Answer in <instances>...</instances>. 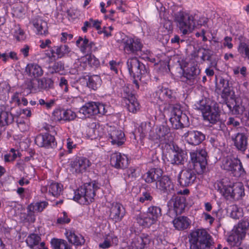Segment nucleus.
<instances>
[{
  "instance_id": "obj_1",
  "label": "nucleus",
  "mask_w": 249,
  "mask_h": 249,
  "mask_svg": "<svg viewBox=\"0 0 249 249\" xmlns=\"http://www.w3.org/2000/svg\"><path fill=\"white\" fill-rule=\"evenodd\" d=\"M216 91L217 93L221 92V97L223 100V106L228 108L229 114L238 115L240 113L241 106L237 104L235 92L230 87L228 80L220 78L219 83L216 86Z\"/></svg>"
},
{
  "instance_id": "obj_2",
  "label": "nucleus",
  "mask_w": 249,
  "mask_h": 249,
  "mask_svg": "<svg viewBox=\"0 0 249 249\" xmlns=\"http://www.w3.org/2000/svg\"><path fill=\"white\" fill-rule=\"evenodd\" d=\"M190 249H213L214 244L212 236L205 229H197L188 235Z\"/></svg>"
},
{
  "instance_id": "obj_3",
  "label": "nucleus",
  "mask_w": 249,
  "mask_h": 249,
  "mask_svg": "<svg viewBox=\"0 0 249 249\" xmlns=\"http://www.w3.org/2000/svg\"><path fill=\"white\" fill-rule=\"evenodd\" d=\"M99 189V183L95 180L85 183L74 191L73 199L80 204L89 205L94 201Z\"/></svg>"
},
{
  "instance_id": "obj_4",
  "label": "nucleus",
  "mask_w": 249,
  "mask_h": 249,
  "mask_svg": "<svg viewBox=\"0 0 249 249\" xmlns=\"http://www.w3.org/2000/svg\"><path fill=\"white\" fill-rule=\"evenodd\" d=\"M249 229V220L244 217L237 225L234 226L227 237V241L232 246L240 245Z\"/></svg>"
},
{
  "instance_id": "obj_5",
  "label": "nucleus",
  "mask_w": 249,
  "mask_h": 249,
  "mask_svg": "<svg viewBox=\"0 0 249 249\" xmlns=\"http://www.w3.org/2000/svg\"><path fill=\"white\" fill-rule=\"evenodd\" d=\"M126 64L129 73L134 79L133 83L135 88L138 89V80H141L142 78L147 73L148 69L136 57L129 58Z\"/></svg>"
},
{
  "instance_id": "obj_6",
  "label": "nucleus",
  "mask_w": 249,
  "mask_h": 249,
  "mask_svg": "<svg viewBox=\"0 0 249 249\" xmlns=\"http://www.w3.org/2000/svg\"><path fill=\"white\" fill-rule=\"evenodd\" d=\"M152 102L159 105H172L176 102L175 94L168 88L162 86L157 87L156 91L153 94Z\"/></svg>"
},
{
  "instance_id": "obj_7",
  "label": "nucleus",
  "mask_w": 249,
  "mask_h": 249,
  "mask_svg": "<svg viewBox=\"0 0 249 249\" xmlns=\"http://www.w3.org/2000/svg\"><path fill=\"white\" fill-rule=\"evenodd\" d=\"M196 108L201 111L204 120L213 124H216L219 119V108L214 105L211 106L206 100H200L196 104Z\"/></svg>"
},
{
  "instance_id": "obj_8",
  "label": "nucleus",
  "mask_w": 249,
  "mask_h": 249,
  "mask_svg": "<svg viewBox=\"0 0 249 249\" xmlns=\"http://www.w3.org/2000/svg\"><path fill=\"white\" fill-rule=\"evenodd\" d=\"M161 216V210L160 207L151 206L146 213H140L136 220L140 225L144 227H149L154 224Z\"/></svg>"
},
{
  "instance_id": "obj_9",
  "label": "nucleus",
  "mask_w": 249,
  "mask_h": 249,
  "mask_svg": "<svg viewBox=\"0 0 249 249\" xmlns=\"http://www.w3.org/2000/svg\"><path fill=\"white\" fill-rule=\"evenodd\" d=\"M175 20L183 35L191 33L195 27L194 17L183 11L175 14Z\"/></svg>"
},
{
  "instance_id": "obj_10",
  "label": "nucleus",
  "mask_w": 249,
  "mask_h": 249,
  "mask_svg": "<svg viewBox=\"0 0 249 249\" xmlns=\"http://www.w3.org/2000/svg\"><path fill=\"white\" fill-rule=\"evenodd\" d=\"M121 94L122 102L125 105L129 112L136 113L140 110V104L132 90L131 85L124 86Z\"/></svg>"
},
{
  "instance_id": "obj_11",
  "label": "nucleus",
  "mask_w": 249,
  "mask_h": 249,
  "mask_svg": "<svg viewBox=\"0 0 249 249\" xmlns=\"http://www.w3.org/2000/svg\"><path fill=\"white\" fill-rule=\"evenodd\" d=\"M221 167L225 170L231 172L235 177H243L246 174L241 160L231 156H228L222 159Z\"/></svg>"
},
{
  "instance_id": "obj_12",
  "label": "nucleus",
  "mask_w": 249,
  "mask_h": 249,
  "mask_svg": "<svg viewBox=\"0 0 249 249\" xmlns=\"http://www.w3.org/2000/svg\"><path fill=\"white\" fill-rule=\"evenodd\" d=\"M108 107L99 102H89L83 106L79 110V112L82 113L87 117H90L99 114L105 115L107 113V108Z\"/></svg>"
},
{
  "instance_id": "obj_13",
  "label": "nucleus",
  "mask_w": 249,
  "mask_h": 249,
  "mask_svg": "<svg viewBox=\"0 0 249 249\" xmlns=\"http://www.w3.org/2000/svg\"><path fill=\"white\" fill-rule=\"evenodd\" d=\"M124 53L127 54H137L142 51L143 44L140 38L136 36H125L121 42Z\"/></svg>"
},
{
  "instance_id": "obj_14",
  "label": "nucleus",
  "mask_w": 249,
  "mask_h": 249,
  "mask_svg": "<svg viewBox=\"0 0 249 249\" xmlns=\"http://www.w3.org/2000/svg\"><path fill=\"white\" fill-rule=\"evenodd\" d=\"M190 158L194 170L198 174H203L207 164V153L205 149H200L190 152Z\"/></svg>"
},
{
  "instance_id": "obj_15",
  "label": "nucleus",
  "mask_w": 249,
  "mask_h": 249,
  "mask_svg": "<svg viewBox=\"0 0 249 249\" xmlns=\"http://www.w3.org/2000/svg\"><path fill=\"white\" fill-rule=\"evenodd\" d=\"M70 52L71 49L67 45L61 44L52 46L50 49L45 50V55L49 60L54 61L68 56Z\"/></svg>"
},
{
  "instance_id": "obj_16",
  "label": "nucleus",
  "mask_w": 249,
  "mask_h": 249,
  "mask_svg": "<svg viewBox=\"0 0 249 249\" xmlns=\"http://www.w3.org/2000/svg\"><path fill=\"white\" fill-rule=\"evenodd\" d=\"M170 122L172 127L176 129L182 128L189 125V118L183 113L182 110L178 108L174 107L171 112Z\"/></svg>"
},
{
  "instance_id": "obj_17",
  "label": "nucleus",
  "mask_w": 249,
  "mask_h": 249,
  "mask_svg": "<svg viewBox=\"0 0 249 249\" xmlns=\"http://www.w3.org/2000/svg\"><path fill=\"white\" fill-rule=\"evenodd\" d=\"M35 143L39 147L49 149L56 147L57 142L54 136L48 132L41 133L35 138Z\"/></svg>"
},
{
  "instance_id": "obj_18",
  "label": "nucleus",
  "mask_w": 249,
  "mask_h": 249,
  "mask_svg": "<svg viewBox=\"0 0 249 249\" xmlns=\"http://www.w3.org/2000/svg\"><path fill=\"white\" fill-rule=\"evenodd\" d=\"M170 132V129L168 126L160 125L156 127L155 132H150L149 139L158 145L167 143Z\"/></svg>"
},
{
  "instance_id": "obj_19",
  "label": "nucleus",
  "mask_w": 249,
  "mask_h": 249,
  "mask_svg": "<svg viewBox=\"0 0 249 249\" xmlns=\"http://www.w3.org/2000/svg\"><path fill=\"white\" fill-rule=\"evenodd\" d=\"M196 171L191 169L182 170L178 174V181L182 187H188L192 185L196 178Z\"/></svg>"
},
{
  "instance_id": "obj_20",
  "label": "nucleus",
  "mask_w": 249,
  "mask_h": 249,
  "mask_svg": "<svg viewBox=\"0 0 249 249\" xmlns=\"http://www.w3.org/2000/svg\"><path fill=\"white\" fill-rule=\"evenodd\" d=\"M107 137L112 145H117V146L123 145L125 140L123 131L115 127H109L107 130Z\"/></svg>"
},
{
  "instance_id": "obj_21",
  "label": "nucleus",
  "mask_w": 249,
  "mask_h": 249,
  "mask_svg": "<svg viewBox=\"0 0 249 249\" xmlns=\"http://www.w3.org/2000/svg\"><path fill=\"white\" fill-rule=\"evenodd\" d=\"M168 207L173 208L176 215L181 214L186 206V199L184 196H173L167 204Z\"/></svg>"
},
{
  "instance_id": "obj_22",
  "label": "nucleus",
  "mask_w": 249,
  "mask_h": 249,
  "mask_svg": "<svg viewBox=\"0 0 249 249\" xmlns=\"http://www.w3.org/2000/svg\"><path fill=\"white\" fill-rule=\"evenodd\" d=\"M125 213V209L121 203L114 202L111 204L109 218L114 223H117L122 220Z\"/></svg>"
},
{
  "instance_id": "obj_23",
  "label": "nucleus",
  "mask_w": 249,
  "mask_h": 249,
  "mask_svg": "<svg viewBox=\"0 0 249 249\" xmlns=\"http://www.w3.org/2000/svg\"><path fill=\"white\" fill-rule=\"evenodd\" d=\"M156 188L161 194L170 195L174 192V184L167 176H161L156 181Z\"/></svg>"
},
{
  "instance_id": "obj_24",
  "label": "nucleus",
  "mask_w": 249,
  "mask_h": 249,
  "mask_svg": "<svg viewBox=\"0 0 249 249\" xmlns=\"http://www.w3.org/2000/svg\"><path fill=\"white\" fill-rule=\"evenodd\" d=\"M110 165L117 169H123L128 165V159L126 155L119 152H114L110 156Z\"/></svg>"
},
{
  "instance_id": "obj_25",
  "label": "nucleus",
  "mask_w": 249,
  "mask_h": 249,
  "mask_svg": "<svg viewBox=\"0 0 249 249\" xmlns=\"http://www.w3.org/2000/svg\"><path fill=\"white\" fill-rule=\"evenodd\" d=\"M186 141L192 145H197L205 139V135L201 131L191 130L184 134Z\"/></svg>"
},
{
  "instance_id": "obj_26",
  "label": "nucleus",
  "mask_w": 249,
  "mask_h": 249,
  "mask_svg": "<svg viewBox=\"0 0 249 249\" xmlns=\"http://www.w3.org/2000/svg\"><path fill=\"white\" fill-rule=\"evenodd\" d=\"M31 23L36 28V35L46 36L49 34L47 23L43 20L41 17L34 16L31 20Z\"/></svg>"
},
{
  "instance_id": "obj_27",
  "label": "nucleus",
  "mask_w": 249,
  "mask_h": 249,
  "mask_svg": "<svg viewBox=\"0 0 249 249\" xmlns=\"http://www.w3.org/2000/svg\"><path fill=\"white\" fill-rule=\"evenodd\" d=\"M71 164V167L76 173H83L87 170L91 163L88 158L78 157L72 161Z\"/></svg>"
},
{
  "instance_id": "obj_28",
  "label": "nucleus",
  "mask_w": 249,
  "mask_h": 249,
  "mask_svg": "<svg viewBox=\"0 0 249 249\" xmlns=\"http://www.w3.org/2000/svg\"><path fill=\"white\" fill-rule=\"evenodd\" d=\"M231 139L238 151L242 152L246 151L248 144V136L247 134L238 132L232 136Z\"/></svg>"
},
{
  "instance_id": "obj_29",
  "label": "nucleus",
  "mask_w": 249,
  "mask_h": 249,
  "mask_svg": "<svg viewBox=\"0 0 249 249\" xmlns=\"http://www.w3.org/2000/svg\"><path fill=\"white\" fill-rule=\"evenodd\" d=\"M65 235L69 243L75 246H81L85 242L84 237L73 229H66Z\"/></svg>"
},
{
  "instance_id": "obj_30",
  "label": "nucleus",
  "mask_w": 249,
  "mask_h": 249,
  "mask_svg": "<svg viewBox=\"0 0 249 249\" xmlns=\"http://www.w3.org/2000/svg\"><path fill=\"white\" fill-rule=\"evenodd\" d=\"M104 241L99 243V247L102 249H107L113 245H118L119 239L114 232L110 231L108 233H105L103 235Z\"/></svg>"
},
{
  "instance_id": "obj_31",
  "label": "nucleus",
  "mask_w": 249,
  "mask_h": 249,
  "mask_svg": "<svg viewBox=\"0 0 249 249\" xmlns=\"http://www.w3.org/2000/svg\"><path fill=\"white\" fill-rule=\"evenodd\" d=\"M151 241L150 236L147 234L142 233L136 236L131 244L132 249H143Z\"/></svg>"
},
{
  "instance_id": "obj_32",
  "label": "nucleus",
  "mask_w": 249,
  "mask_h": 249,
  "mask_svg": "<svg viewBox=\"0 0 249 249\" xmlns=\"http://www.w3.org/2000/svg\"><path fill=\"white\" fill-rule=\"evenodd\" d=\"M27 75L32 80L39 78L44 73L42 67L36 63H29L25 68Z\"/></svg>"
},
{
  "instance_id": "obj_33",
  "label": "nucleus",
  "mask_w": 249,
  "mask_h": 249,
  "mask_svg": "<svg viewBox=\"0 0 249 249\" xmlns=\"http://www.w3.org/2000/svg\"><path fill=\"white\" fill-rule=\"evenodd\" d=\"M76 45L79 48L80 51L84 54L91 53L92 48L95 46V43L89 40L86 36L83 38L79 36L76 41Z\"/></svg>"
},
{
  "instance_id": "obj_34",
  "label": "nucleus",
  "mask_w": 249,
  "mask_h": 249,
  "mask_svg": "<svg viewBox=\"0 0 249 249\" xmlns=\"http://www.w3.org/2000/svg\"><path fill=\"white\" fill-rule=\"evenodd\" d=\"M14 116L9 111L6 110L4 105L0 106V127L8 125L14 121Z\"/></svg>"
},
{
  "instance_id": "obj_35",
  "label": "nucleus",
  "mask_w": 249,
  "mask_h": 249,
  "mask_svg": "<svg viewBox=\"0 0 249 249\" xmlns=\"http://www.w3.org/2000/svg\"><path fill=\"white\" fill-rule=\"evenodd\" d=\"M161 170L159 168H152L148 170L142 176L143 179L147 183L157 181L161 176Z\"/></svg>"
},
{
  "instance_id": "obj_36",
  "label": "nucleus",
  "mask_w": 249,
  "mask_h": 249,
  "mask_svg": "<svg viewBox=\"0 0 249 249\" xmlns=\"http://www.w3.org/2000/svg\"><path fill=\"white\" fill-rule=\"evenodd\" d=\"M173 223L176 229L182 231L189 227L191 221L187 216H180L175 218L173 221Z\"/></svg>"
},
{
  "instance_id": "obj_37",
  "label": "nucleus",
  "mask_w": 249,
  "mask_h": 249,
  "mask_svg": "<svg viewBox=\"0 0 249 249\" xmlns=\"http://www.w3.org/2000/svg\"><path fill=\"white\" fill-rule=\"evenodd\" d=\"M233 182L228 181L227 179H223L222 181V188L221 192L226 199H232Z\"/></svg>"
},
{
  "instance_id": "obj_38",
  "label": "nucleus",
  "mask_w": 249,
  "mask_h": 249,
  "mask_svg": "<svg viewBox=\"0 0 249 249\" xmlns=\"http://www.w3.org/2000/svg\"><path fill=\"white\" fill-rule=\"evenodd\" d=\"M36 80L37 82V87L39 91L48 90L53 88L54 82L51 78L43 77Z\"/></svg>"
},
{
  "instance_id": "obj_39",
  "label": "nucleus",
  "mask_w": 249,
  "mask_h": 249,
  "mask_svg": "<svg viewBox=\"0 0 249 249\" xmlns=\"http://www.w3.org/2000/svg\"><path fill=\"white\" fill-rule=\"evenodd\" d=\"M102 21L99 19H93L90 18L88 20L84 21L83 26L81 28L83 33H86L88 32V29L91 28H94L96 30H100L101 29Z\"/></svg>"
},
{
  "instance_id": "obj_40",
  "label": "nucleus",
  "mask_w": 249,
  "mask_h": 249,
  "mask_svg": "<svg viewBox=\"0 0 249 249\" xmlns=\"http://www.w3.org/2000/svg\"><path fill=\"white\" fill-rule=\"evenodd\" d=\"M41 237L37 234L32 233L27 237L25 242L30 249H35L38 247L41 241Z\"/></svg>"
},
{
  "instance_id": "obj_41",
  "label": "nucleus",
  "mask_w": 249,
  "mask_h": 249,
  "mask_svg": "<svg viewBox=\"0 0 249 249\" xmlns=\"http://www.w3.org/2000/svg\"><path fill=\"white\" fill-rule=\"evenodd\" d=\"M50 244L53 249H72L71 246L63 239L53 238L51 240Z\"/></svg>"
},
{
  "instance_id": "obj_42",
  "label": "nucleus",
  "mask_w": 249,
  "mask_h": 249,
  "mask_svg": "<svg viewBox=\"0 0 249 249\" xmlns=\"http://www.w3.org/2000/svg\"><path fill=\"white\" fill-rule=\"evenodd\" d=\"M63 186L62 184L53 181L48 186V190L49 193L52 196L58 197L62 193Z\"/></svg>"
},
{
  "instance_id": "obj_43",
  "label": "nucleus",
  "mask_w": 249,
  "mask_h": 249,
  "mask_svg": "<svg viewBox=\"0 0 249 249\" xmlns=\"http://www.w3.org/2000/svg\"><path fill=\"white\" fill-rule=\"evenodd\" d=\"M232 199L238 200L245 195L244 187L241 182H233Z\"/></svg>"
},
{
  "instance_id": "obj_44",
  "label": "nucleus",
  "mask_w": 249,
  "mask_h": 249,
  "mask_svg": "<svg viewBox=\"0 0 249 249\" xmlns=\"http://www.w3.org/2000/svg\"><path fill=\"white\" fill-rule=\"evenodd\" d=\"M200 72V69L197 64L194 63L184 72V76L188 80L194 79Z\"/></svg>"
},
{
  "instance_id": "obj_45",
  "label": "nucleus",
  "mask_w": 249,
  "mask_h": 249,
  "mask_svg": "<svg viewBox=\"0 0 249 249\" xmlns=\"http://www.w3.org/2000/svg\"><path fill=\"white\" fill-rule=\"evenodd\" d=\"M102 84V79L98 75H93L89 77L87 81V87L91 89L96 90Z\"/></svg>"
},
{
  "instance_id": "obj_46",
  "label": "nucleus",
  "mask_w": 249,
  "mask_h": 249,
  "mask_svg": "<svg viewBox=\"0 0 249 249\" xmlns=\"http://www.w3.org/2000/svg\"><path fill=\"white\" fill-rule=\"evenodd\" d=\"M187 159L186 153L182 150H180L174 155L171 160V163L177 165H183Z\"/></svg>"
},
{
  "instance_id": "obj_47",
  "label": "nucleus",
  "mask_w": 249,
  "mask_h": 249,
  "mask_svg": "<svg viewBox=\"0 0 249 249\" xmlns=\"http://www.w3.org/2000/svg\"><path fill=\"white\" fill-rule=\"evenodd\" d=\"M13 34L14 38L18 42L23 41L26 38V35L25 32L23 29H21L19 24L15 26Z\"/></svg>"
},
{
  "instance_id": "obj_48",
  "label": "nucleus",
  "mask_w": 249,
  "mask_h": 249,
  "mask_svg": "<svg viewBox=\"0 0 249 249\" xmlns=\"http://www.w3.org/2000/svg\"><path fill=\"white\" fill-rule=\"evenodd\" d=\"M48 205V202L42 201L31 203L29 206H30V211L32 208L36 213H41L47 207Z\"/></svg>"
},
{
  "instance_id": "obj_49",
  "label": "nucleus",
  "mask_w": 249,
  "mask_h": 249,
  "mask_svg": "<svg viewBox=\"0 0 249 249\" xmlns=\"http://www.w3.org/2000/svg\"><path fill=\"white\" fill-rule=\"evenodd\" d=\"M196 53H195V57L198 56L199 54H201L199 61V62L201 63H203L206 60L209 61L211 59V55L209 50L205 49H199L197 51V54Z\"/></svg>"
},
{
  "instance_id": "obj_50",
  "label": "nucleus",
  "mask_w": 249,
  "mask_h": 249,
  "mask_svg": "<svg viewBox=\"0 0 249 249\" xmlns=\"http://www.w3.org/2000/svg\"><path fill=\"white\" fill-rule=\"evenodd\" d=\"M231 207L230 216L232 218L239 219L243 216V212L241 208L238 207L237 205H233Z\"/></svg>"
},
{
  "instance_id": "obj_51",
  "label": "nucleus",
  "mask_w": 249,
  "mask_h": 249,
  "mask_svg": "<svg viewBox=\"0 0 249 249\" xmlns=\"http://www.w3.org/2000/svg\"><path fill=\"white\" fill-rule=\"evenodd\" d=\"M20 153L15 149L11 148L9 152L4 156V160L6 162H11L14 161L18 156H20Z\"/></svg>"
},
{
  "instance_id": "obj_52",
  "label": "nucleus",
  "mask_w": 249,
  "mask_h": 249,
  "mask_svg": "<svg viewBox=\"0 0 249 249\" xmlns=\"http://www.w3.org/2000/svg\"><path fill=\"white\" fill-rule=\"evenodd\" d=\"M71 221V218L69 216L68 213L63 211L59 214L56 220V224L58 225H65L69 224Z\"/></svg>"
},
{
  "instance_id": "obj_53",
  "label": "nucleus",
  "mask_w": 249,
  "mask_h": 249,
  "mask_svg": "<svg viewBox=\"0 0 249 249\" xmlns=\"http://www.w3.org/2000/svg\"><path fill=\"white\" fill-rule=\"evenodd\" d=\"M64 108L58 107L53 110L52 113V117L54 121L60 122L64 121Z\"/></svg>"
},
{
  "instance_id": "obj_54",
  "label": "nucleus",
  "mask_w": 249,
  "mask_h": 249,
  "mask_svg": "<svg viewBox=\"0 0 249 249\" xmlns=\"http://www.w3.org/2000/svg\"><path fill=\"white\" fill-rule=\"evenodd\" d=\"M153 196L151 193L147 191L142 192L140 196L138 197V201L141 203H148L153 200Z\"/></svg>"
},
{
  "instance_id": "obj_55",
  "label": "nucleus",
  "mask_w": 249,
  "mask_h": 249,
  "mask_svg": "<svg viewBox=\"0 0 249 249\" xmlns=\"http://www.w3.org/2000/svg\"><path fill=\"white\" fill-rule=\"evenodd\" d=\"M239 53L244 55L249 60V45L245 42H241L238 46Z\"/></svg>"
},
{
  "instance_id": "obj_56",
  "label": "nucleus",
  "mask_w": 249,
  "mask_h": 249,
  "mask_svg": "<svg viewBox=\"0 0 249 249\" xmlns=\"http://www.w3.org/2000/svg\"><path fill=\"white\" fill-rule=\"evenodd\" d=\"M77 115L75 112L70 109H64V121L70 122L74 120Z\"/></svg>"
},
{
  "instance_id": "obj_57",
  "label": "nucleus",
  "mask_w": 249,
  "mask_h": 249,
  "mask_svg": "<svg viewBox=\"0 0 249 249\" xmlns=\"http://www.w3.org/2000/svg\"><path fill=\"white\" fill-rule=\"evenodd\" d=\"M88 137L91 139H95L96 137V124L92 123L89 126L86 130Z\"/></svg>"
},
{
  "instance_id": "obj_58",
  "label": "nucleus",
  "mask_w": 249,
  "mask_h": 249,
  "mask_svg": "<svg viewBox=\"0 0 249 249\" xmlns=\"http://www.w3.org/2000/svg\"><path fill=\"white\" fill-rule=\"evenodd\" d=\"M36 212L31 208L30 211V206L28 205L27 207L26 217L25 218L26 221L28 222L34 223L36 221Z\"/></svg>"
},
{
  "instance_id": "obj_59",
  "label": "nucleus",
  "mask_w": 249,
  "mask_h": 249,
  "mask_svg": "<svg viewBox=\"0 0 249 249\" xmlns=\"http://www.w3.org/2000/svg\"><path fill=\"white\" fill-rule=\"evenodd\" d=\"M60 37V41L63 43L69 42L73 37L72 34L68 32H62L61 33Z\"/></svg>"
},
{
  "instance_id": "obj_60",
  "label": "nucleus",
  "mask_w": 249,
  "mask_h": 249,
  "mask_svg": "<svg viewBox=\"0 0 249 249\" xmlns=\"http://www.w3.org/2000/svg\"><path fill=\"white\" fill-rule=\"evenodd\" d=\"M21 96V92L16 91L12 96L10 102L14 104L15 106H20L21 105V101L20 99Z\"/></svg>"
},
{
  "instance_id": "obj_61",
  "label": "nucleus",
  "mask_w": 249,
  "mask_h": 249,
  "mask_svg": "<svg viewBox=\"0 0 249 249\" xmlns=\"http://www.w3.org/2000/svg\"><path fill=\"white\" fill-rule=\"evenodd\" d=\"M39 46L42 49H45L46 48H48L47 50L50 49V48H52L51 46L52 42L51 39H40L39 41Z\"/></svg>"
},
{
  "instance_id": "obj_62",
  "label": "nucleus",
  "mask_w": 249,
  "mask_h": 249,
  "mask_svg": "<svg viewBox=\"0 0 249 249\" xmlns=\"http://www.w3.org/2000/svg\"><path fill=\"white\" fill-rule=\"evenodd\" d=\"M59 85L64 92H68V81L65 77H61L60 78Z\"/></svg>"
},
{
  "instance_id": "obj_63",
  "label": "nucleus",
  "mask_w": 249,
  "mask_h": 249,
  "mask_svg": "<svg viewBox=\"0 0 249 249\" xmlns=\"http://www.w3.org/2000/svg\"><path fill=\"white\" fill-rule=\"evenodd\" d=\"M138 132L140 133V137L145 136L148 129H147V124L145 122H142L138 128Z\"/></svg>"
},
{
  "instance_id": "obj_64",
  "label": "nucleus",
  "mask_w": 249,
  "mask_h": 249,
  "mask_svg": "<svg viewBox=\"0 0 249 249\" xmlns=\"http://www.w3.org/2000/svg\"><path fill=\"white\" fill-rule=\"evenodd\" d=\"M55 72H59L64 70V64L61 61L55 62L52 67Z\"/></svg>"
}]
</instances>
